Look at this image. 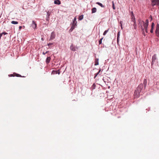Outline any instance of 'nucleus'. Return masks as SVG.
Listing matches in <instances>:
<instances>
[{
	"instance_id": "18",
	"label": "nucleus",
	"mask_w": 159,
	"mask_h": 159,
	"mask_svg": "<svg viewBox=\"0 0 159 159\" xmlns=\"http://www.w3.org/2000/svg\"><path fill=\"white\" fill-rule=\"evenodd\" d=\"M147 84V80L146 79H144L143 80V84L144 85V88H145V87L146 86Z\"/></svg>"
},
{
	"instance_id": "13",
	"label": "nucleus",
	"mask_w": 159,
	"mask_h": 159,
	"mask_svg": "<svg viewBox=\"0 0 159 159\" xmlns=\"http://www.w3.org/2000/svg\"><path fill=\"white\" fill-rule=\"evenodd\" d=\"M156 59V55L154 54L153 56L152 57V64L153 62H154L155 61Z\"/></svg>"
},
{
	"instance_id": "12",
	"label": "nucleus",
	"mask_w": 159,
	"mask_h": 159,
	"mask_svg": "<svg viewBox=\"0 0 159 159\" xmlns=\"http://www.w3.org/2000/svg\"><path fill=\"white\" fill-rule=\"evenodd\" d=\"M154 26V24L153 22H152L151 25V29L150 30V32L151 33H152L153 32V30Z\"/></svg>"
},
{
	"instance_id": "24",
	"label": "nucleus",
	"mask_w": 159,
	"mask_h": 159,
	"mask_svg": "<svg viewBox=\"0 0 159 159\" xmlns=\"http://www.w3.org/2000/svg\"><path fill=\"white\" fill-rule=\"evenodd\" d=\"M47 17H49V16L50 15V12H49V11H48L47 12Z\"/></svg>"
},
{
	"instance_id": "3",
	"label": "nucleus",
	"mask_w": 159,
	"mask_h": 159,
	"mask_svg": "<svg viewBox=\"0 0 159 159\" xmlns=\"http://www.w3.org/2000/svg\"><path fill=\"white\" fill-rule=\"evenodd\" d=\"M70 49L73 51H75L78 49V47L75 46L73 44H71L70 47Z\"/></svg>"
},
{
	"instance_id": "14",
	"label": "nucleus",
	"mask_w": 159,
	"mask_h": 159,
	"mask_svg": "<svg viewBox=\"0 0 159 159\" xmlns=\"http://www.w3.org/2000/svg\"><path fill=\"white\" fill-rule=\"evenodd\" d=\"M54 3L55 4L60 5L61 4V1L59 0H55L54 1Z\"/></svg>"
},
{
	"instance_id": "9",
	"label": "nucleus",
	"mask_w": 159,
	"mask_h": 159,
	"mask_svg": "<svg viewBox=\"0 0 159 159\" xmlns=\"http://www.w3.org/2000/svg\"><path fill=\"white\" fill-rule=\"evenodd\" d=\"M156 34L157 36H159V25L158 24L157 25Z\"/></svg>"
},
{
	"instance_id": "16",
	"label": "nucleus",
	"mask_w": 159,
	"mask_h": 159,
	"mask_svg": "<svg viewBox=\"0 0 159 159\" xmlns=\"http://www.w3.org/2000/svg\"><path fill=\"white\" fill-rule=\"evenodd\" d=\"M98 59L96 58L95 60V64L94 65L95 66H97L98 65Z\"/></svg>"
},
{
	"instance_id": "15",
	"label": "nucleus",
	"mask_w": 159,
	"mask_h": 159,
	"mask_svg": "<svg viewBox=\"0 0 159 159\" xmlns=\"http://www.w3.org/2000/svg\"><path fill=\"white\" fill-rule=\"evenodd\" d=\"M50 60H51V57H48L46 59V63L47 64L49 63L50 61Z\"/></svg>"
},
{
	"instance_id": "17",
	"label": "nucleus",
	"mask_w": 159,
	"mask_h": 159,
	"mask_svg": "<svg viewBox=\"0 0 159 159\" xmlns=\"http://www.w3.org/2000/svg\"><path fill=\"white\" fill-rule=\"evenodd\" d=\"M97 9L95 7H93L92 9V13H93L96 12Z\"/></svg>"
},
{
	"instance_id": "19",
	"label": "nucleus",
	"mask_w": 159,
	"mask_h": 159,
	"mask_svg": "<svg viewBox=\"0 0 159 159\" xmlns=\"http://www.w3.org/2000/svg\"><path fill=\"white\" fill-rule=\"evenodd\" d=\"M84 15H81L79 16L78 19L79 20H81L83 19Z\"/></svg>"
},
{
	"instance_id": "42",
	"label": "nucleus",
	"mask_w": 159,
	"mask_h": 159,
	"mask_svg": "<svg viewBox=\"0 0 159 159\" xmlns=\"http://www.w3.org/2000/svg\"><path fill=\"white\" fill-rule=\"evenodd\" d=\"M108 88L109 89V86H108Z\"/></svg>"
},
{
	"instance_id": "11",
	"label": "nucleus",
	"mask_w": 159,
	"mask_h": 159,
	"mask_svg": "<svg viewBox=\"0 0 159 159\" xmlns=\"http://www.w3.org/2000/svg\"><path fill=\"white\" fill-rule=\"evenodd\" d=\"M140 92L136 89L134 92V95L135 96H136V97H138L139 96Z\"/></svg>"
},
{
	"instance_id": "36",
	"label": "nucleus",
	"mask_w": 159,
	"mask_h": 159,
	"mask_svg": "<svg viewBox=\"0 0 159 159\" xmlns=\"http://www.w3.org/2000/svg\"><path fill=\"white\" fill-rule=\"evenodd\" d=\"M53 72H55L56 74L57 73V71L56 70H53L52 71V73H53Z\"/></svg>"
},
{
	"instance_id": "40",
	"label": "nucleus",
	"mask_w": 159,
	"mask_h": 159,
	"mask_svg": "<svg viewBox=\"0 0 159 159\" xmlns=\"http://www.w3.org/2000/svg\"><path fill=\"white\" fill-rule=\"evenodd\" d=\"M21 28V26H19V29H20Z\"/></svg>"
},
{
	"instance_id": "1",
	"label": "nucleus",
	"mask_w": 159,
	"mask_h": 159,
	"mask_svg": "<svg viewBox=\"0 0 159 159\" xmlns=\"http://www.w3.org/2000/svg\"><path fill=\"white\" fill-rule=\"evenodd\" d=\"M77 23L76 18L75 17L73 20L72 23H71V28L69 30L70 32H72L73 30L76 27Z\"/></svg>"
},
{
	"instance_id": "38",
	"label": "nucleus",
	"mask_w": 159,
	"mask_h": 159,
	"mask_svg": "<svg viewBox=\"0 0 159 159\" xmlns=\"http://www.w3.org/2000/svg\"><path fill=\"white\" fill-rule=\"evenodd\" d=\"M103 80H104V82L106 83V81H105V79H104V78H103Z\"/></svg>"
},
{
	"instance_id": "6",
	"label": "nucleus",
	"mask_w": 159,
	"mask_h": 159,
	"mask_svg": "<svg viewBox=\"0 0 159 159\" xmlns=\"http://www.w3.org/2000/svg\"><path fill=\"white\" fill-rule=\"evenodd\" d=\"M56 37V34L54 31L52 32L51 34L49 40H52L54 39Z\"/></svg>"
},
{
	"instance_id": "34",
	"label": "nucleus",
	"mask_w": 159,
	"mask_h": 159,
	"mask_svg": "<svg viewBox=\"0 0 159 159\" xmlns=\"http://www.w3.org/2000/svg\"><path fill=\"white\" fill-rule=\"evenodd\" d=\"M150 18L151 19V21H152V16H150Z\"/></svg>"
},
{
	"instance_id": "31",
	"label": "nucleus",
	"mask_w": 159,
	"mask_h": 159,
	"mask_svg": "<svg viewBox=\"0 0 159 159\" xmlns=\"http://www.w3.org/2000/svg\"><path fill=\"white\" fill-rule=\"evenodd\" d=\"M1 34L2 35V34H4V35H6V34H7V33H6V32H3L2 33H1Z\"/></svg>"
},
{
	"instance_id": "33",
	"label": "nucleus",
	"mask_w": 159,
	"mask_h": 159,
	"mask_svg": "<svg viewBox=\"0 0 159 159\" xmlns=\"http://www.w3.org/2000/svg\"><path fill=\"white\" fill-rule=\"evenodd\" d=\"M9 76L10 77H12V76H14L13 75V74H11L9 75Z\"/></svg>"
},
{
	"instance_id": "30",
	"label": "nucleus",
	"mask_w": 159,
	"mask_h": 159,
	"mask_svg": "<svg viewBox=\"0 0 159 159\" xmlns=\"http://www.w3.org/2000/svg\"><path fill=\"white\" fill-rule=\"evenodd\" d=\"M53 44V43H49L48 44V46H50L52 45Z\"/></svg>"
},
{
	"instance_id": "2",
	"label": "nucleus",
	"mask_w": 159,
	"mask_h": 159,
	"mask_svg": "<svg viewBox=\"0 0 159 159\" xmlns=\"http://www.w3.org/2000/svg\"><path fill=\"white\" fill-rule=\"evenodd\" d=\"M148 19L146 20L145 22H143V26L144 30L145 29L146 33H148Z\"/></svg>"
},
{
	"instance_id": "26",
	"label": "nucleus",
	"mask_w": 159,
	"mask_h": 159,
	"mask_svg": "<svg viewBox=\"0 0 159 159\" xmlns=\"http://www.w3.org/2000/svg\"><path fill=\"white\" fill-rule=\"evenodd\" d=\"M112 7L113 9L114 10H115V6H114V3L113 2H112Z\"/></svg>"
},
{
	"instance_id": "23",
	"label": "nucleus",
	"mask_w": 159,
	"mask_h": 159,
	"mask_svg": "<svg viewBox=\"0 0 159 159\" xmlns=\"http://www.w3.org/2000/svg\"><path fill=\"white\" fill-rule=\"evenodd\" d=\"M109 29H108L107 30H106L103 33V35H105L108 32Z\"/></svg>"
},
{
	"instance_id": "22",
	"label": "nucleus",
	"mask_w": 159,
	"mask_h": 159,
	"mask_svg": "<svg viewBox=\"0 0 159 159\" xmlns=\"http://www.w3.org/2000/svg\"><path fill=\"white\" fill-rule=\"evenodd\" d=\"M18 22L17 21H12L11 22V23L13 24H18Z\"/></svg>"
},
{
	"instance_id": "20",
	"label": "nucleus",
	"mask_w": 159,
	"mask_h": 159,
	"mask_svg": "<svg viewBox=\"0 0 159 159\" xmlns=\"http://www.w3.org/2000/svg\"><path fill=\"white\" fill-rule=\"evenodd\" d=\"M101 71V70L100 69L98 71L97 73H95L94 75H95V76H94V78L95 79L96 78V76L99 74V73Z\"/></svg>"
},
{
	"instance_id": "32",
	"label": "nucleus",
	"mask_w": 159,
	"mask_h": 159,
	"mask_svg": "<svg viewBox=\"0 0 159 159\" xmlns=\"http://www.w3.org/2000/svg\"><path fill=\"white\" fill-rule=\"evenodd\" d=\"M49 19V17H47L46 20L47 21H48Z\"/></svg>"
},
{
	"instance_id": "43",
	"label": "nucleus",
	"mask_w": 159,
	"mask_h": 159,
	"mask_svg": "<svg viewBox=\"0 0 159 159\" xmlns=\"http://www.w3.org/2000/svg\"><path fill=\"white\" fill-rule=\"evenodd\" d=\"M106 111H108V110H106Z\"/></svg>"
},
{
	"instance_id": "7",
	"label": "nucleus",
	"mask_w": 159,
	"mask_h": 159,
	"mask_svg": "<svg viewBox=\"0 0 159 159\" xmlns=\"http://www.w3.org/2000/svg\"><path fill=\"white\" fill-rule=\"evenodd\" d=\"M31 26L34 30H35L36 28L37 24L34 21H32Z\"/></svg>"
},
{
	"instance_id": "41",
	"label": "nucleus",
	"mask_w": 159,
	"mask_h": 159,
	"mask_svg": "<svg viewBox=\"0 0 159 159\" xmlns=\"http://www.w3.org/2000/svg\"><path fill=\"white\" fill-rule=\"evenodd\" d=\"M41 39L42 40H43V38H42Z\"/></svg>"
},
{
	"instance_id": "29",
	"label": "nucleus",
	"mask_w": 159,
	"mask_h": 159,
	"mask_svg": "<svg viewBox=\"0 0 159 159\" xmlns=\"http://www.w3.org/2000/svg\"><path fill=\"white\" fill-rule=\"evenodd\" d=\"M48 51H46V52H43V54L44 55H45L46 53H48Z\"/></svg>"
},
{
	"instance_id": "35",
	"label": "nucleus",
	"mask_w": 159,
	"mask_h": 159,
	"mask_svg": "<svg viewBox=\"0 0 159 159\" xmlns=\"http://www.w3.org/2000/svg\"><path fill=\"white\" fill-rule=\"evenodd\" d=\"M120 24L121 27V29H122V24L121 21L120 22Z\"/></svg>"
},
{
	"instance_id": "21",
	"label": "nucleus",
	"mask_w": 159,
	"mask_h": 159,
	"mask_svg": "<svg viewBox=\"0 0 159 159\" xmlns=\"http://www.w3.org/2000/svg\"><path fill=\"white\" fill-rule=\"evenodd\" d=\"M96 3L98 5H99L101 7H104V6L101 3H100V2H97Z\"/></svg>"
},
{
	"instance_id": "5",
	"label": "nucleus",
	"mask_w": 159,
	"mask_h": 159,
	"mask_svg": "<svg viewBox=\"0 0 159 159\" xmlns=\"http://www.w3.org/2000/svg\"><path fill=\"white\" fill-rule=\"evenodd\" d=\"M152 6L159 5V0H152Z\"/></svg>"
},
{
	"instance_id": "28",
	"label": "nucleus",
	"mask_w": 159,
	"mask_h": 159,
	"mask_svg": "<svg viewBox=\"0 0 159 159\" xmlns=\"http://www.w3.org/2000/svg\"><path fill=\"white\" fill-rule=\"evenodd\" d=\"M105 100L107 101V103H108L109 101V99H108L107 98H105Z\"/></svg>"
},
{
	"instance_id": "25",
	"label": "nucleus",
	"mask_w": 159,
	"mask_h": 159,
	"mask_svg": "<svg viewBox=\"0 0 159 159\" xmlns=\"http://www.w3.org/2000/svg\"><path fill=\"white\" fill-rule=\"evenodd\" d=\"M103 38H101L99 41V44H100L102 43V40L103 39Z\"/></svg>"
},
{
	"instance_id": "37",
	"label": "nucleus",
	"mask_w": 159,
	"mask_h": 159,
	"mask_svg": "<svg viewBox=\"0 0 159 159\" xmlns=\"http://www.w3.org/2000/svg\"><path fill=\"white\" fill-rule=\"evenodd\" d=\"M2 36V35L1 34V33H0V39H1Z\"/></svg>"
},
{
	"instance_id": "27",
	"label": "nucleus",
	"mask_w": 159,
	"mask_h": 159,
	"mask_svg": "<svg viewBox=\"0 0 159 159\" xmlns=\"http://www.w3.org/2000/svg\"><path fill=\"white\" fill-rule=\"evenodd\" d=\"M15 74L16 75V76L17 77H22L21 76L20 74H16V73H15Z\"/></svg>"
},
{
	"instance_id": "39",
	"label": "nucleus",
	"mask_w": 159,
	"mask_h": 159,
	"mask_svg": "<svg viewBox=\"0 0 159 159\" xmlns=\"http://www.w3.org/2000/svg\"><path fill=\"white\" fill-rule=\"evenodd\" d=\"M108 59H107V60H106L105 61L106 62H108Z\"/></svg>"
},
{
	"instance_id": "8",
	"label": "nucleus",
	"mask_w": 159,
	"mask_h": 159,
	"mask_svg": "<svg viewBox=\"0 0 159 159\" xmlns=\"http://www.w3.org/2000/svg\"><path fill=\"white\" fill-rule=\"evenodd\" d=\"M143 88V84H141L139 85L138 87L137 88V89L139 91L141 92Z\"/></svg>"
},
{
	"instance_id": "10",
	"label": "nucleus",
	"mask_w": 159,
	"mask_h": 159,
	"mask_svg": "<svg viewBox=\"0 0 159 159\" xmlns=\"http://www.w3.org/2000/svg\"><path fill=\"white\" fill-rule=\"evenodd\" d=\"M143 22H144L143 21L140 20L139 21V27H141L142 29V30L143 32H144V29H143L142 24H143Z\"/></svg>"
},
{
	"instance_id": "4",
	"label": "nucleus",
	"mask_w": 159,
	"mask_h": 159,
	"mask_svg": "<svg viewBox=\"0 0 159 159\" xmlns=\"http://www.w3.org/2000/svg\"><path fill=\"white\" fill-rule=\"evenodd\" d=\"M131 21L133 22V25L134 26V27H135V26L136 25V23H135V19L134 17V16L133 12H131Z\"/></svg>"
}]
</instances>
